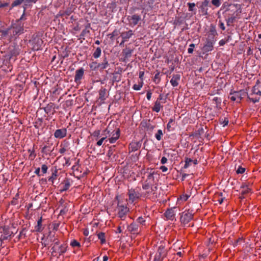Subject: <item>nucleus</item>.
<instances>
[{
  "label": "nucleus",
  "mask_w": 261,
  "mask_h": 261,
  "mask_svg": "<svg viewBox=\"0 0 261 261\" xmlns=\"http://www.w3.org/2000/svg\"><path fill=\"white\" fill-rule=\"evenodd\" d=\"M100 135V131L99 130H95L93 133V136L94 137L98 138Z\"/></svg>",
  "instance_id": "a19ab883"
},
{
  "label": "nucleus",
  "mask_w": 261,
  "mask_h": 261,
  "mask_svg": "<svg viewBox=\"0 0 261 261\" xmlns=\"http://www.w3.org/2000/svg\"><path fill=\"white\" fill-rule=\"evenodd\" d=\"M98 238L100 240L101 244H104L106 242L105 234L103 232H100L97 234Z\"/></svg>",
  "instance_id": "b1692460"
},
{
  "label": "nucleus",
  "mask_w": 261,
  "mask_h": 261,
  "mask_svg": "<svg viewBox=\"0 0 261 261\" xmlns=\"http://www.w3.org/2000/svg\"><path fill=\"white\" fill-rule=\"evenodd\" d=\"M144 72L143 71H140L139 72V78L141 79V81H143V77L144 76Z\"/></svg>",
  "instance_id": "3c124183"
},
{
  "label": "nucleus",
  "mask_w": 261,
  "mask_h": 261,
  "mask_svg": "<svg viewBox=\"0 0 261 261\" xmlns=\"http://www.w3.org/2000/svg\"><path fill=\"white\" fill-rule=\"evenodd\" d=\"M67 247L66 244L59 245V244L56 243L52 248L53 252L55 253V255H57L58 254L59 255H62L66 251Z\"/></svg>",
  "instance_id": "423d86ee"
},
{
  "label": "nucleus",
  "mask_w": 261,
  "mask_h": 261,
  "mask_svg": "<svg viewBox=\"0 0 261 261\" xmlns=\"http://www.w3.org/2000/svg\"><path fill=\"white\" fill-rule=\"evenodd\" d=\"M99 259V257H97V258H96L94 259V261H98Z\"/></svg>",
  "instance_id": "0e129e2a"
},
{
  "label": "nucleus",
  "mask_w": 261,
  "mask_h": 261,
  "mask_svg": "<svg viewBox=\"0 0 261 261\" xmlns=\"http://www.w3.org/2000/svg\"><path fill=\"white\" fill-rule=\"evenodd\" d=\"M162 98H163V96H162L161 95H160L159 96V97L158 98V99H157V100H162Z\"/></svg>",
  "instance_id": "680f3d73"
},
{
  "label": "nucleus",
  "mask_w": 261,
  "mask_h": 261,
  "mask_svg": "<svg viewBox=\"0 0 261 261\" xmlns=\"http://www.w3.org/2000/svg\"><path fill=\"white\" fill-rule=\"evenodd\" d=\"M213 48V43L211 41H207L203 46V50L205 51H211Z\"/></svg>",
  "instance_id": "aec40b11"
},
{
  "label": "nucleus",
  "mask_w": 261,
  "mask_h": 261,
  "mask_svg": "<svg viewBox=\"0 0 261 261\" xmlns=\"http://www.w3.org/2000/svg\"><path fill=\"white\" fill-rule=\"evenodd\" d=\"M241 193L242 195H245L250 192H251V189L249 188L248 186L246 184H244L241 187Z\"/></svg>",
  "instance_id": "6ab92c4d"
},
{
  "label": "nucleus",
  "mask_w": 261,
  "mask_h": 261,
  "mask_svg": "<svg viewBox=\"0 0 261 261\" xmlns=\"http://www.w3.org/2000/svg\"><path fill=\"white\" fill-rule=\"evenodd\" d=\"M35 231L38 232H40L42 229V219L41 218L38 221L37 225L35 226Z\"/></svg>",
  "instance_id": "4be33fe9"
},
{
  "label": "nucleus",
  "mask_w": 261,
  "mask_h": 261,
  "mask_svg": "<svg viewBox=\"0 0 261 261\" xmlns=\"http://www.w3.org/2000/svg\"><path fill=\"white\" fill-rule=\"evenodd\" d=\"M194 164H197V160H194V161H193V162Z\"/></svg>",
  "instance_id": "69168bd1"
},
{
  "label": "nucleus",
  "mask_w": 261,
  "mask_h": 261,
  "mask_svg": "<svg viewBox=\"0 0 261 261\" xmlns=\"http://www.w3.org/2000/svg\"><path fill=\"white\" fill-rule=\"evenodd\" d=\"M143 82L140 81V82L139 83V84H134L133 88L135 90H137V91L140 90L142 88V87L143 86Z\"/></svg>",
  "instance_id": "a878e982"
},
{
  "label": "nucleus",
  "mask_w": 261,
  "mask_h": 261,
  "mask_svg": "<svg viewBox=\"0 0 261 261\" xmlns=\"http://www.w3.org/2000/svg\"><path fill=\"white\" fill-rule=\"evenodd\" d=\"M6 233L5 234V236L3 237L4 239H7L8 237L10 236L11 235V233L9 232L8 230H5Z\"/></svg>",
  "instance_id": "49530a36"
},
{
  "label": "nucleus",
  "mask_w": 261,
  "mask_h": 261,
  "mask_svg": "<svg viewBox=\"0 0 261 261\" xmlns=\"http://www.w3.org/2000/svg\"><path fill=\"white\" fill-rule=\"evenodd\" d=\"M149 184H152L154 182V174L153 173H149L148 175L146 181Z\"/></svg>",
  "instance_id": "5701e85b"
},
{
  "label": "nucleus",
  "mask_w": 261,
  "mask_h": 261,
  "mask_svg": "<svg viewBox=\"0 0 261 261\" xmlns=\"http://www.w3.org/2000/svg\"><path fill=\"white\" fill-rule=\"evenodd\" d=\"M188 5L189 6V11H193V8L195 7V4L193 3H188Z\"/></svg>",
  "instance_id": "ea45409f"
},
{
  "label": "nucleus",
  "mask_w": 261,
  "mask_h": 261,
  "mask_svg": "<svg viewBox=\"0 0 261 261\" xmlns=\"http://www.w3.org/2000/svg\"><path fill=\"white\" fill-rule=\"evenodd\" d=\"M228 123V120H224V121L223 122V126H225L226 125H227Z\"/></svg>",
  "instance_id": "6e6d98bb"
},
{
  "label": "nucleus",
  "mask_w": 261,
  "mask_h": 261,
  "mask_svg": "<svg viewBox=\"0 0 261 261\" xmlns=\"http://www.w3.org/2000/svg\"><path fill=\"white\" fill-rule=\"evenodd\" d=\"M223 42L222 41H220L219 44L220 45H222L223 44Z\"/></svg>",
  "instance_id": "338daca9"
},
{
  "label": "nucleus",
  "mask_w": 261,
  "mask_h": 261,
  "mask_svg": "<svg viewBox=\"0 0 261 261\" xmlns=\"http://www.w3.org/2000/svg\"><path fill=\"white\" fill-rule=\"evenodd\" d=\"M56 177V174L55 173H53L52 176L49 178V180H53Z\"/></svg>",
  "instance_id": "5fc2aeb1"
},
{
  "label": "nucleus",
  "mask_w": 261,
  "mask_h": 261,
  "mask_svg": "<svg viewBox=\"0 0 261 261\" xmlns=\"http://www.w3.org/2000/svg\"><path fill=\"white\" fill-rule=\"evenodd\" d=\"M106 97V90L105 89H101L99 91V98L102 99L104 100L105 99Z\"/></svg>",
  "instance_id": "c85d7f7f"
},
{
  "label": "nucleus",
  "mask_w": 261,
  "mask_h": 261,
  "mask_svg": "<svg viewBox=\"0 0 261 261\" xmlns=\"http://www.w3.org/2000/svg\"><path fill=\"white\" fill-rule=\"evenodd\" d=\"M167 253L166 250L163 246L158 247V250L154 256V261H162L166 256Z\"/></svg>",
  "instance_id": "39448f33"
},
{
  "label": "nucleus",
  "mask_w": 261,
  "mask_h": 261,
  "mask_svg": "<svg viewBox=\"0 0 261 261\" xmlns=\"http://www.w3.org/2000/svg\"><path fill=\"white\" fill-rule=\"evenodd\" d=\"M127 229L129 231L133 234H137L138 233V225L135 223H132L130 224L128 227Z\"/></svg>",
  "instance_id": "2eb2a0df"
},
{
  "label": "nucleus",
  "mask_w": 261,
  "mask_h": 261,
  "mask_svg": "<svg viewBox=\"0 0 261 261\" xmlns=\"http://www.w3.org/2000/svg\"><path fill=\"white\" fill-rule=\"evenodd\" d=\"M180 75L175 74L173 75L171 80H170V83L173 87H176L178 85V82L180 80Z\"/></svg>",
  "instance_id": "a211bd4d"
},
{
  "label": "nucleus",
  "mask_w": 261,
  "mask_h": 261,
  "mask_svg": "<svg viewBox=\"0 0 261 261\" xmlns=\"http://www.w3.org/2000/svg\"><path fill=\"white\" fill-rule=\"evenodd\" d=\"M212 3L213 5L217 7H218L221 5V2L220 0H212Z\"/></svg>",
  "instance_id": "c9c22d12"
},
{
  "label": "nucleus",
  "mask_w": 261,
  "mask_h": 261,
  "mask_svg": "<svg viewBox=\"0 0 261 261\" xmlns=\"http://www.w3.org/2000/svg\"><path fill=\"white\" fill-rule=\"evenodd\" d=\"M132 50L129 49H126L125 50V57L126 58L130 57L132 53Z\"/></svg>",
  "instance_id": "f704fd0d"
},
{
  "label": "nucleus",
  "mask_w": 261,
  "mask_h": 261,
  "mask_svg": "<svg viewBox=\"0 0 261 261\" xmlns=\"http://www.w3.org/2000/svg\"><path fill=\"white\" fill-rule=\"evenodd\" d=\"M63 186L64 187L63 188L62 191H66L69 189V188L70 187V184L68 181H66L65 182Z\"/></svg>",
  "instance_id": "58836bf2"
},
{
  "label": "nucleus",
  "mask_w": 261,
  "mask_h": 261,
  "mask_svg": "<svg viewBox=\"0 0 261 261\" xmlns=\"http://www.w3.org/2000/svg\"><path fill=\"white\" fill-rule=\"evenodd\" d=\"M151 185H152V184H149L148 182H146V184L143 185V188L144 190H147L149 188Z\"/></svg>",
  "instance_id": "a18cd8bd"
},
{
  "label": "nucleus",
  "mask_w": 261,
  "mask_h": 261,
  "mask_svg": "<svg viewBox=\"0 0 261 261\" xmlns=\"http://www.w3.org/2000/svg\"><path fill=\"white\" fill-rule=\"evenodd\" d=\"M175 207L168 210L165 213V216L167 219L173 220L174 219L175 213L174 209Z\"/></svg>",
  "instance_id": "f8f14e48"
},
{
  "label": "nucleus",
  "mask_w": 261,
  "mask_h": 261,
  "mask_svg": "<svg viewBox=\"0 0 261 261\" xmlns=\"http://www.w3.org/2000/svg\"><path fill=\"white\" fill-rule=\"evenodd\" d=\"M245 169L244 168H243L242 167H239V168L237 170V173L238 174H242L245 172Z\"/></svg>",
  "instance_id": "4c0bfd02"
},
{
  "label": "nucleus",
  "mask_w": 261,
  "mask_h": 261,
  "mask_svg": "<svg viewBox=\"0 0 261 261\" xmlns=\"http://www.w3.org/2000/svg\"><path fill=\"white\" fill-rule=\"evenodd\" d=\"M27 2H35L36 0H25Z\"/></svg>",
  "instance_id": "052dcab7"
},
{
  "label": "nucleus",
  "mask_w": 261,
  "mask_h": 261,
  "mask_svg": "<svg viewBox=\"0 0 261 261\" xmlns=\"http://www.w3.org/2000/svg\"><path fill=\"white\" fill-rule=\"evenodd\" d=\"M151 93L150 92H149V91L147 92V95H146L147 99L148 100H150V98H151Z\"/></svg>",
  "instance_id": "603ef678"
},
{
  "label": "nucleus",
  "mask_w": 261,
  "mask_h": 261,
  "mask_svg": "<svg viewBox=\"0 0 261 261\" xmlns=\"http://www.w3.org/2000/svg\"><path fill=\"white\" fill-rule=\"evenodd\" d=\"M162 107L163 106L161 105V102L159 100H156L154 103L153 107L152 108V111L158 113L160 111Z\"/></svg>",
  "instance_id": "412c9836"
},
{
  "label": "nucleus",
  "mask_w": 261,
  "mask_h": 261,
  "mask_svg": "<svg viewBox=\"0 0 261 261\" xmlns=\"http://www.w3.org/2000/svg\"><path fill=\"white\" fill-rule=\"evenodd\" d=\"M43 41L39 38H35L32 42V48L34 50H38L41 48Z\"/></svg>",
  "instance_id": "9d476101"
},
{
  "label": "nucleus",
  "mask_w": 261,
  "mask_h": 261,
  "mask_svg": "<svg viewBox=\"0 0 261 261\" xmlns=\"http://www.w3.org/2000/svg\"><path fill=\"white\" fill-rule=\"evenodd\" d=\"M245 95L246 92L244 90L234 91L230 93L229 98L233 101L240 102Z\"/></svg>",
  "instance_id": "0eeeda50"
},
{
  "label": "nucleus",
  "mask_w": 261,
  "mask_h": 261,
  "mask_svg": "<svg viewBox=\"0 0 261 261\" xmlns=\"http://www.w3.org/2000/svg\"><path fill=\"white\" fill-rule=\"evenodd\" d=\"M173 123V120L172 119H170L169 120V121L168 122V123L167 124V128L170 130V127H171V125Z\"/></svg>",
  "instance_id": "c03bdc74"
},
{
  "label": "nucleus",
  "mask_w": 261,
  "mask_h": 261,
  "mask_svg": "<svg viewBox=\"0 0 261 261\" xmlns=\"http://www.w3.org/2000/svg\"><path fill=\"white\" fill-rule=\"evenodd\" d=\"M72 10L71 9H68L66 10H65L63 13L62 14V15H66L67 16H69L72 13Z\"/></svg>",
  "instance_id": "e433bc0d"
},
{
  "label": "nucleus",
  "mask_w": 261,
  "mask_h": 261,
  "mask_svg": "<svg viewBox=\"0 0 261 261\" xmlns=\"http://www.w3.org/2000/svg\"><path fill=\"white\" fill-rule=\"evenodd\" d=\"M133 35V31L129 30L127 32H124L121 33V37L123 39V42L126 41L130 38Z\"/></svg>",
  "instance_id": "dca6fc26"
},
{
  "label": "nucleus",
  "mask_w": 261,
  "mask_h": 261,
  "mask_svg": "<svg viewBox=\"0 0 261 261\" xmlns=\"http://www.w3.org/2000/svg\"><path fill=\"white\" fill-rule=\"evenodd\" d=\"M163 135V134L162 130L161 129H159L155 135V137L158 141H160L162 139Z\"/></svg>",
  "instance_id": "bb28decb"
},
{
  "label": "nucleus",
  "mask_w": 261,
  "mask_h": 261,
  "mask_svg": "<svg viewBox=\"0 0 261 261\" xmlns=\"http://www.w3.org/2000/svg\"><path fill=\"white\" fill-rule=\"evenodd\" d=\"M177 254L178 255H179V256H181V252H178L177 253Z\"/></svg>",
  "instance_id": "774afa93"
},
{
  "label": "nucleus",
  "mask_w": 261,
  "mask_h": 261,
  "mask_svg": "<svg viewBox=\"0 0 261 261\" xmlns=\"http://www.w3.org/2000/svg\"><path fill=\"white\" fill-rule=\"evenodd\" d=\"M128 195L129 197V201L133 202L138 199L141 196V194L137 189H130L128 190Z\"/></svg>",
  "instance_id": "6e6552de"
},
{
  "label": "nucleus",
  "mask_w": 261,
  "mask_h": 261,
  "mask_svg": "<svg viewBox=\"0 0 261 261\" xmlns=\"http://www.w3.org/2000/svg\"><path fill=\"white\" fill-rule=\"evenodd\" d=\"M102 136H108L109 142L111 144L114 143L119 139L120 137V130L116 128L114 130L110 129V127H108L102 134Z\"/></svg>",
  "instance_id": "f257e3e1"
},
{
  "label": "nucleus",
  "mask_w": 261,
  "mask_h": 261,
  "mask_svg": "<svg viewBox=\"0 0 261 261\" xmlns=\"http://www.w3.org/2000/svg\"><path fill=\"white\" fill-rule=\"evenodd\" d=\"M8 38V40H10V36L9 35V32L8 29L5 30L2 28H0V39L3 38Z\"/></svg>",
  "instance_id": "ddd939ff"
},
{
  "label": "nucleus",
  "mask_w": 261,
  "mask_h": 261,
  "mask_svg": "<svg viewBox=\"0 0 261 261\" xmlns=\"http://www.w3.org/2000/svg\"><path fill=\"white\" fill-rule=\"evenodd\" d=\"M195 47V45L194 44H191L190 45V47L188 49V52L189 54H192L193 52V48Z\"/></svg>",
  "instance_id": "79ce46f5"
},
{
  "label": "nucleus",
  "mask_w": 261,
  "mask_h": 261,
  "mask_svg": "<svg viewBox=\"0 0 261 261\" xmlns=\"http://www.w3.org/2000/svg\"><path fill=\"white\" fill-rule=\"evenodd\" d=\"M67 150V146L65 145H61L60 148L59 150V152L61 153H64Z\"/></svg>",
  "instance_id": "7c9ffc66"
},
{
  "label": "nucleus",
  "mask_w": 261,
  "mask_h": 261,
  "mask_svg": "<svg viewBox=\"0 0 261 261\" xmlns=\"http://www.w3.org/2000/svg\"><path fill=\"white\" fill-rule=\"evenodd\" d=\"M218 201L220 204H221L223 202V198L219 199L218 200Z\"/></svg>",
  "instance_id": "bf43d9fd"
},
{
  "label": "nucleus",
  "mask_w": 261,
  "mask_h": 261,
  "mask_svg": "<svg viewBox=\"0 0 261 261\" xmlns=\"http://www.w3.org/2000/svg\"><path fill=\"white\" fill-rule=\"evenodd\" d=\"M121 232H122V230H121V227H120V226H119V227L117 228V229L116 232H117V233H121Z\"/></svg>",
  "instance_id": "4d7b16f0"
},
{
  "label": "nucleus",
  "mask_w": 261,
  "mask_h": 261,
  "mask_svg": "<svg viewBox=\"0 0 261 261\" xmlns=\"http://www.w3.org/2000/svg\"><path fill=\"white\" fill-rule=\"evenodd\" d=\"M118 215L122 220L124 219L125 216L129 212V208L125 204H124L120 201H118L117 204Z\"/></svg>",
  "instance_id": "7ed1b4c3"
},
{
  "label": "nucleus",
  "mask_w": 261,
  "mask_h": 261,
  "mask_svg": "<svg viewBox=\"0 0 261 261\" xmlns=\"http://www.w3.org/2000/svg\"><path fill=\"white\" fill-rule=\"evenodd\" d=\"M242 241V239H239L238 240H237V242H236V244H235V245H237V244L240 242V241Z\"/></svg>",
  "instance_id": "e2e57ef3"
},
{
  "label": "nucleus",
  "mask_w": 261,
  "mask_h": 261,
  "mask_svg": "<svg viewBox=\"0 0 261 261\" xmlns=\"http://www.w3.org/2000/svg\"><path fill=\"white\" fill-rule=\"evenodd\" d=\"M48 167L47 166L44 164L41 167V171L43 174L46 173Z\"/></svg>",
  "instance_id": "37998d69"
},
{
  "label": "nucleus",
  "mask_w": 261,
  "mask_h": 261,
  "mask_svg": "<svg viewBox=\"0 0 261 261\" xmlns=\"http://www.w3.org/2000/svg\"><path fill=\"white\" fill-rule=\"evenodd\" d=\"M67 134V130L66 128L57 129L55 133L54 136L56 138L61 139L65 137Z\"/></svg>",
  "instance_id": "9b49d317"
},
{
  "label": "nucleus",
  "mask_w": 261,
  "mask_h": 261,
  "mask_svg": "<svg viewBox=\"0 0 261 261\" xmlns=\"http://www.w3.org/2000/svg\"><path fill=\"white\" fill-rule=\"evenodd\" d=\"M40 169L39 168H37L35 171V173L38 176H40Z\"/></svg>",
  "instance_id": "864d4df0"
},
{
  "label": "nucleus",
  "mask_w": 261,
  "mask_h": 261,
  "mask_svg": "<svg viewBox=\"0 0 261 261\" xmlns=\"http://www.w3.org/2000/svg\"><path fill=\"white\" fill-rule=\"evenodd\" d=\"M160 169L164 172H165L168 170V168L165 166H162L160 167Z\"/></svg>",
  "instance_id": "8fccbe9b"
},
{
  "label": "nucleus",
  "mask_w": 261,
  "mask_h": 261,
  "mask_svg": "<svg viewBox=\"0 0 261 261\" xmlns=\"http://www.w3.org/2000/svg\"><path fill=\"white\" fill-rule=\"evenodd\" d=\"M140 19L141 18L140 16L137 15H133L129 19L130 25L132 27L136 25V24H137V23L140 20Z\"/></svg>",
  "instance_id": "4468645a"
},
{
  "label": "nucleus",
  "mask_w": 261,
  "mask_h": 261,
  "mask_svg": "<svg viewBox=\"0 0 261 261\" xmlns=\"http://www.w3.org/2000/svg\"><path fill=\"white\" fill-rule=\"evenodd\" d=\"M70 245L73 247H80L81 246L80 243L75 240L71 241Z\"/></svg>",
  "instance_id": "c756f323"
},
{
  "label": "nucleus",
  "mask_w": 261,
  "mask_h": 261,
  "mask_svg": "<svg viewBox=\"0 0 261 261\" xmlns=\"http://www.w3.org/2000/svg\"><path fill=\"white\" fill-rule=\"evenodd\" d=\"M101 49L99 47H97L94 53L93 54V56L95 58H98L101 55Z\"/></svg>",
  "instance_id": "393cba45"
},
{
  "label": "nucleus",
  "mask_w": 261,
  "mask_h": 261,
  "mask_svg": "<svg viewBox=\"0 0 261 261\" xmlns=\"http://www.w3.org/2000/svg\"><path fill=\"white\" fill-rule=\"evenodd\" d=\"M108 65V63L107 61V60H106V61H104L103 63H102L100 64H99L98 67H99L102 69H104L107 67Z\"/></svg>",
  "instance_id": "473e14b6"
},
{
  "label": "nucleus",
  "mask_w": 261,
  "mask_h": 261,
  "mask_svg": "<svg viewBox=\"0 0 261 261\" xmlns=\"http://www.w3.org/2000/svg\"><path fill=\"white\" fill-rule=\"evenodd\" d=\"M189 197V196L187 194H183L180 196V197L178 199V201L179 203L180 201H186L187 200L188 198Z\"/></svg>",
  "instance_id": "cd10ccee"
},
{
  "label": "nucleus",
  "mask_w": 261,
  "mask_h": 261,
  "mask_svg": "<svg viewBox=\"0 0 261 261\" xmlns=\"http://www.w3.org/2000/svg\"><path fill=\"white\" fill-rule=\"evenodd\" d=\"M137 221L140 224H143L145 222V220H144V219L142 217H139L138 218Z\"/></svg>",
  "instance_id": "09e8293b"
},
{
  "label": "nucleus",
  "mask_w": 261,
  "mask_h": 261,
  "mask_svg": "<svg viewBox=\"0 0 261 261\" xmlns=\"http://www.w3.org/2000/svg\"><path fill=\"white\" fill-rule=\"evenodd\" d=\"M193 218V214L189 211L184 212L182 213L180 217V221L181 223L186 224H187Z\"/></svg>",
  "instance_id": "1a4fd4ad"
},
{
  "label": "nucleus",
  "mask_w": 261,
  "mask_h": 261,
  "mask_svg": "<svg viewBox=\"0 0 261 261\" xmlns=\"http://www.w3.org/2000/svg\"><path fill=\"white\" fill-rule=\"evenodd\" d=\"M108 257L106 255L104 256L103 257V261H108Z\"/></svg>",
  "instance_id": "13d9d810"
},
{
  "label": "nucleus",
  "mask_w": 261,
  "mask_h": 261,
  "mask_svg": "<svg viewBox=\"0 0 261 261\" xmlns=\"http://www.w3.org/2000/svg\"><path fill=\"white\" fill-rule=\"evenodd\" d=\"M248 97L254 103L258 102L261 97V91L259 89V85H255L252 89Z\"/></svg>",
  "instance_id": "f03ea898"
},
{
  "label": "nucleus",
  "mask_w": 261,
  "mask_h": 261,
  "mask_svg": "<svg viewBox=\"0 0 261 261\" xmlns=\"http://www.w3.org/2000/svg\"><path fill=\"white\" fill-rule=\"evenodd\" d=\"M17 23V25L15 24L13 26L12 28L8 29L11 38L12 36L20 34L23 33V25L21 23L20 20H18Z\"/></svg>",
  "instance_id": "20e7f679"
},
{
  "label": "nucleus",
  "mask_w": 261,
  "mask_h": 261,
  "mask_svg": "<svg viewBox=\"0 0 261 261\" xmlns=\"http://www.w3.org/2000/svg\"><path fill=\"white\" fill-rule=\"evenodd\" d=\"M108 138V136L106 135V136H103V137H102L99 140H98L96 143L97 145L98 146H100L102 145L103 141L107 138Z\"/></svg>",
  "instance_id": "72a5a7b5"
},
{
  "label": "nucleus",
  "mask_w": 261,
  "mask_h": 261,
  "mask_svg": "<svg viewBox=\"0 0 261 261\" xmlns=\"http://www.w3.org/2000/svg\"><path fill=\"white\" fill-rule=\"evenodd\" d=\"M193 162V160H191L190 158H187L185 160V164L184 166V167L185 168H187L189 167V166L191 164V163Z\"/></svg>",
  "instance_id": "2f4dec72"
},
{
  "label": "nucleus",
  "mask_w": 261,
  "mask_h": 261,
  "mask_svg": "<svg viewBox=\"0 0 261 261\" xmlns=\"http://www.w3.org/2000/svg\"><path fill=\"white\" fill-rule=\"evenodd\" d=\"M84 74V69L83 68H81L79 70H77L75 72V75L74 77V80L75 82H77L80 81Z\"/></svg>",
  "instance_id": "f3484780"
},
{
  "label": "nucleus",
  "mask_w": 261,
  "mask_h": 261,
  "mask_svg": "<svg viewBox=\"0 0 261 261\" xmlns=\"http://www.w3.org/2000/svg\"><path fill=\"white\" fill-rule=\"evenodd\" d=\"M167 159L165 157V156H163L162 159H161V163L162 164H166L167 162Z\"/></svg>",
  "instance_id": "de8ad7c7"
}]
</instances>
